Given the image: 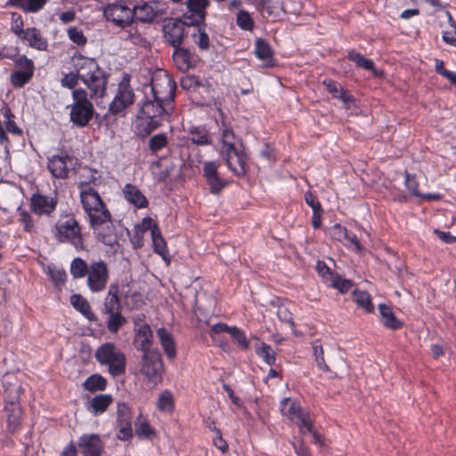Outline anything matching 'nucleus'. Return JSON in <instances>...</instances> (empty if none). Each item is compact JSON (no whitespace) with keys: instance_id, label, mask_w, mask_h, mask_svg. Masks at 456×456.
<instances>
[{"instance_id":"1","label":"nucleus","mask_w":456,"mask_h":456,"mask_svg":"<svg viewBox=\"0 0 456 456\" xmlns=\"http://www.w3.org/2000/svg\"><path fill=\"white\" fill-rule=\"evenodd\" d=\"M76 69L77 74L69 73L61 78L62 86L71 89L76 86L79 78L90 89L91 98H102L105 95L107 77L94 59L79 57L77 60Z\"/></svg>"},{"instance_id":"2","label":"nucleus","mask_w":456,"mask_h":456,"mask_svg":"<svg viewBox=\"0 0 456 456\" xmlns=\"http://www.w3.org/2000/svg\"><path fill=\"white\" fill-rule=\"evenodd\" d=\"M173 105L147 97L142 103L135 122V133L141 137H146L157 129L164 118L169 115Z\"/></svg>"},{"instance_id":"3","label":"nucleus","mask_w":456,"mask_h":456,"mask_svg":"<svg viewBox=\"0 0 456 456\" xmlns=\"http://www.w3.org/2000/svg\"><path fill=\"white\" fill-rule=\"evenodd\" d=\"M4 395L6 402L8 429L14 432L21 422V409L19 404L23 388L18 379L12 374H5L3 379Z\"/></svg>"},{"instance_id":"4","label":"nucleus","mask_w":456,"mask_h":456,"mask_svg":"<svg viewBox=\"0 0 456 456\" xmlns=\"http://www.w3.org/2000/svg\"><path fill=\"white\" fill-rule=\"evenodd\" d=\"M53 234L60 243H69L77 250L85 248L81 226L71 214L60 216L53 228Z\"/></svg>"},{"instance_id":"5","label":"nucleus","mask_w":456,"mask_h":456,"mask_svg":"<svg viewBox=\"0 0 456 456\" xmlns=\"http://www.w3.org/2000/svg\"><path fill=\"white\" fill-rule=\"evenodd\" d=\"M95 358L101 365L108 368L112 377L120 376L126 371V355L111 342L100 346L95 351Z\"/></svg>"},{"instance_id":"6","label":"nucleus","mask_w":456,"mask_h":456,"mask_svg":"<svg viewBox=\"0 0 456 456\" xmlns=\"http://www.w3.org/2000/svg\"><path fill=\"white\" fill-rule=\"evenodd\" d=\"M67 108L70 110L69 120L78 127L86 126L94 113V105L88 99V94L82 88L72 91V103Z\"/></svg>"},{"instance_id":"7","label":"nucleus","mask_w":456,"mask_h":456,"mask_svg":"<svg viewBox=\"0 0 456 456\" xmlns=\"http://www.w3.org/2000/svg\"><path fill=\"white\" fill-rule=\"evenodd\" d=\"M176 85L170 75L163 69L156 70L151 80V98L173 105Z\"/></svg>"},{"instance_id":"8","label":"nucleus","mask_w":456,"mask_h":456,"mask_svg":"<svg viewBox=\"0 0 456 456\" xmlns=\"http://www.w3.org/2000/svg\"><path fill=\"white\" fill-rule=\"evenodd\" d=\"M83 208L87 214L90 223L110 214L103 203L98 191L89 185H85L80 191Z\"/></svg>"},{"instance_id":"9","label":"nucleus","mask_w":456,"mask_h":456,"mask_svg":"<svg viewBox=\"0 0 456 456\" xmlns=\"http://www.w3.org/2000/svg\"><path fill=\"white\" fill-rule=\"evenodd\" d=\"M140 371L149 382L154 385L161 382L164 363L158 350L142 354L140 362Z\"/></svg>"},{"instance_id":"10","label":"nucleus","mask_w":456,"mask_h":456,"mask_svg":"<svg viewBox=\"0 0 456 456\" xmlns=\"http://www.w3.org/2000/svg\"><path fill=\"white\" fill-rule=\"evenodd\" d=\"M86 283L92 292L102 291L109 280V269L102 260L94 261L89 265Z\"/></svg>"},{"instance_id":"11","label":"nucleus","mask_w":456,"mask_h":456,"mask_svg":"<svg viewBox=\"0 0 456 456\" xmlns=\"http://www.w3.org/2000/svg\"><path fill=\"white\" fill-rule=\"evenodd\" d=\"M134 338L133 344L137 350L143 354L152 352L153 334L149 324L143 321V316L137 315L134 317Z\"/></svg>"},{"instance_id":"12","label":"nucleus","mask_w":456,"mask_h":456,"mask_svg":"<svg viewBox=\"0 0 456 456\" xmlns=\"http://www.w3.org/2000/svg\"><path fill=\"white\" fill-rule=\"evenodd\" d=\"M94 233L105 245L113 247L118 243V237L111 220V215L90 223Z\"/></svg>"},{"instance_id":"13","label":"nucleus","mask_w":456,"mask_h":456,"mask_svg":"<svg viewBox=\"0 0 456 456\" xmlns=\"http://www.w3.org/2000/svg\"><path fill=\"white\" fill-rule=\"evenodd\" d=\"M134 101V94L129 85V78L124 77L118 86L117 94L110 102L109 110L112 114H118L131 105Z\"/></svg>"},{"instance_id":"14","label":"nucleus","mask_w":456,"mask_h":456,"mask_svg":"<svg viewBox=\"0 0 456 456\" xmlns=\"http://www.w3.org/2000/svg\"><path fill=\"white\" fill-rule=\"evenodd\" d=\"M186 11L183 19L187 26H205L206 9L209 5L208 0H186Z\"/></svg>"},{"instance_id":"15","label":"nucleus","mask_w":456,"mask_h":456,"mask_svg":"<svg viewBox=\"0 0 456 456\" xmlns=\"http://www.w3.org/2000/svg\"><path fill=\"white\" fill-rule=\"evenodd\" d=\"M316 270L327 286L338 289L342 294L346 293L353 286L350 280L344 279L338 273L332 272L323 261L317 262Z\"/></svg>"},{"instance_id":"16","label":"nucleus","mask_w":456,"mask_h":456,"mask_svg":"<svg viewBox=\"0 0 456 456\" xmlns=\"http://www.w3.org/2000/svg\"><path fill=\"white\" fill-rule=\"evenodd\" d=\"M103 13L108 20L122 28L129 25L133 20L132 10L118 2L108 4Z\"/></svg>"},{"instance_id":"17","label":"nucleus","mask_w":456,"mask_h":456,"mask_svg":"<svg viewBox=\"0 0 456 456\" xmlns=\"http://www.w3.org/2000/svg\"><path fill=\"white\" fill-rule=\"evenodd\" d=\"M118 438L122 441H127L133 436L132 429V411L126 403H118Z\"/></svg>"},{"instance_id":"18","label":"nucleus","mask_w":456,"mask_h":456,"mask_svg":"<svg viewBox=\"0 0 456 456\" xmlns=\"http://www.w3.org/2000/svg\"><path fill=\"white\" fill-rule=\"evenodd\" d=\"M184 20L178 19H169L165 21L163 33L165 39L173 47H178L182 45L184 37Z\"/></svg>"},{"instance_id":"19","label":"nucleus","mask_w":456,"mask_h":456,"mask_svg":"<svg viewBox=\"0 0 456 456\" xmlns=\"http://www.w3.org/2000/svg\"><path fill=\"white\" fill-rule=\"evenodd\" d=\"M73 164V159L68 155H54L48 160V169L53 176L56 178L68 177L69 167Z\"/></svg>"},{"instance_id":"20","label":"nucleus","mask_w":456,"mask_h":456,"mask_svg":"<svg viewBox=\"0 0 456 456\" xmlns=\"http://www.w3.org/2000/svg\"><path fill=\"white\" fill-rule=\"evenodd\" d=\"M78 446L84 456H101L103 443L98 435H83L78 440Z\"/></svg>"},{"instance_id":"21","label":"nucleus","mask_w":456,"mask_h":456,"mask_svg":"<svg viewBox=\"0 0 456 456\" xmlns=\"http://www.w3.org/2000/svg\"><path fill=\"white\" fill-rule=\"evenodd\" d=\"M30 206L32 211L38 216L50 215L56 208L57 199L39 193L34 194L30 199Z\"/></svg>"},{"instance_id":"22","label":"nucleus","mask_w":456,"mask_h":456,"mask_svg":"<svg viewBox=\"0 0 456 456\" xmlns=\"http://www.w3.org/2000/svg\"><path fill=\"white\" fill-rule=\"evenodd\" d=\"M262 16L275 20L284 13L282 4L278 1L273 0H251Z\"/></svg>"},{"instance_id":"23","label":"nucleus","mask_w":456,"mask_h":456,"mask_svg":"<svg viewBox=\"0 0 456 456\" xmlns=\"http://www.w3.org/2000/svg\"><path fill=\"white\" fill-rule=\"evenodd\" d=\"M225 159L228 167L236 175H243L246 173L247 158L245 154L234 149L227 152L222 153Z\"/></svg>"},{"instance_id":"24","label":"nucleus","mask_w":456,"mask_h":456,"mask_svg":"<svg viewBox=\"0 0 456 456\" xmlns=\"http://www.w3.org/2000/svg\"><path fill=\"white\" fill-rule=\"evenodd\" d=\"M20 38L38 51H45L48 47L47 40L42 36L40 30L34 27L26 28Z\"/></svg>"},{"instance_id":"25","label":"nucleus","mask_w":456,"mask_h":456,"mask_svg":"<svg viewBox=\"0 0 456 456\" xmlns=\"http://www.w3.org/2000/svg\"><path fill=\"white\" fill-rule=\"evenodd\" d=\"M255 53L256 57L263 61V66L271 68L275 66L273 52L270 45L262 38H257L255 43Z\"/></svg>"},{"instance_id":"26","label":"nucleus","mask_w":456,"mask_h":456,"mask_svg":"<svg viewBox=\"0 0 456 456\" xmlns=\"http://www.w3.org/2000/svg\"><path fill=\"white\" fill-rule=\"evenodd\" d=\"M123 194L125 199L137 208H146L148 206V200L146 197L142 193L137 186L126 183L123 188Z\"/></svg>"},{"instance_id":"27","label":"nucleus","mask_w":456,"mask_h":456,"mask_svg":"<svg viewBox=\"0 0 456 456\" xmlns=\"http://www.w3.org/2000/svg\"><path fill=\"white\" fill-rule=\"evenodd\" d=\"M132 12L133 19L135 18L142 22H151L159 15V12L155 10L152 4L148 3H142L134 6Z\"/></svg>"},{"instance_id":"28","label":"nucleus","mask_w":456,"mask_h":456,"mask_svg":"<svg viewBox=\"0 0 456 456\" xmlns=\"http://www.w3.org/2000/svg\"><path fill=\"white\" fill-rule=\"evenodd\" d=\"M113 398L110 395L101 394L93 397L88 405V411L94 416L103 413L112 403Z\"/></svg>"},{"instance_id":"29","label":"nucleus","mask_w":456,"mask_h":456,"mask_svg":"<svg viewBox=\"0 0 456 456\" xmlns=\"http://www.w3.org/2000/svg\"><path fill=\"white\" fill-rule=\"evenodd\" d=\"M118 286L111 284L109 287L108 294L105 298L103 311L105 314H113L120 312V301L118 297Z\"/></svg>"},{"instance_id":"30","label":"nucleus","mask_w":456,"mask_h":456,"mask_svg":"<svg viewBox=\"0 0 456 456\" xmlns=\"http://www.w3.org/2000/svg\"><path fill=\"white\" fill-rule=\"evenodd\" d=\"M280 411L282 415L288 417L291 421L297 419V417L305 411L300 404L291 398H284L281 402Z\"/></svg>"},{"instance_id":"31","label":"nucleus","mask_w":456,"mask_h":456,"mask_svg":"<svg viewBox=\"0 0 456 456\" xmlns=\"http://www.w3.org/2000/svg\"><path fill=\"white\" fill-rule=\"evenodd\" d=\"M160 345L169 359H174L176 355V349L171 334L165 329L160 328L157 331Z\"/></svg>"},{"instance_id":"32","label":"nucleus","mask_w":456,"mask_h":456,"mask_svg":"<svg viewBox=\"0 0 456 456\" xmlns=\"http://www.w3.org/2000/svg\"><path fill=\"white\" fill-rule=\"evenodd\" d=\"M382 323L390 330H398L403 323L395 316L390 306L380 304L379 305Z\"/></svg>"},{"instance_id":"33","label":"nucleus","mask_w":456,"mask_h":456,"mask_svg":"<svg viewBox=\"0 0 456 456\" xmlns=\"http://www.w3.org/2000/svg\"><path fill=\"white\" fill-rule=\"evenodd\" d=\"M347 57L351 61L354 62L358 68L370 70L376 77L381 76V72L375 69L374 62L371 60L365 58L360 53H357L354 50L350 51Z\"/></svg>"},{"instance_id":"34","label":"nucleus","mask_w":456,"mask_h":456,"mask_svg":"<svg viewBox=\"0 0 456 456\" xmlns=\"http://www.w3.org/2000/svg\"><path fill=\"white\" fill-rule=\"evenodd\" d=\"M154 251L159 255L167 263H169L168 250L166 241L162 237L159 227H154L151 235Z\"/></svg>"},{"instance_id":"35","label":"nucleus","mask_w":456,"mask_h":456,"mask_svg":"<svg viewBox=\"0 0 456 456\" xmlns=\"http://www.w3.org/2000/svg\"><path fill=\"white\" fill-rule=\"evenodd\" d=\"M323 85L326 89L332 94L333 97L341 100L344 104L349 108L350 103L353 102L352 97L343 91L339 84L335 83L332 80H324Z\"/></svg>"},{"instance_id":"36","label":"nucleus","mask_w":456,"mask_h":456,"mask_svg":"<svg viewBox=\"0 0 456 456\" xmlns=\"http://www.w3.org/2000/svg\"><path fill=\"white\" fill-rule=\"evenodd\" d=\"M134 430L140 438H151L156 435L154 428L150 425L149 420L142 414L138 416L134 423Z\"/></svg>"},{"instance_id":"37","label":"nucleus","mask_w":456,"mask_h":456,"mask_svg":"<svg viewBox=\"0 0 456 456\" xmlns=\"http://www.w3.org/2000/svg\"><path fill=\"white\" fill-rule=\"evenodd\" d=\"M174 48L173 59L175 65L181 70H188L191 68V53L187 49L181 48L180 46Z\"/></svg>"},{"instance_id":"38","label":"nucleus","mask_w":456,"mask_h":456,"mask_svg":"<svg viewBox=\"0 0 456 456\" xmlns=\"http://www.w3.org/2000/svg\"><path fill=\"white\" fill-rule=\"evenodd\" d=\"M70 303L77 311H79L88 320L92 321L95 319V315L91 311L89 303L81 295L76 294L71 296Z\"/></svg>"},{"instance_id":"39","label":"nucleus","mask_w":456,"mask_h":456,"mask_svg":"<svg viewBox=\"0 0 456 456\" xmlns=\"http://www.w3.org/2000/svg\"><path fill=\"white\" fill-rule=\"evenodd\" d=\"M45 3L46 0H9L8 4L15 5L27 12H37Z\"/></svg>"},{"instance_id":"40","label":"nucleus","mask_w":456,"mask_h":456,"mask_svg":"<svg viewBox=\"0 0 456 456\" xmlns=\"http://www.w3.org/2000/svg\"><path fill=\"white\" fill-rule=\"evenodd\" d=\"M405 185L407 189L411 191L414 196L419 197L424 200H439V194H422L418 190V183L416 181L415 175H411L409 173H405Z\"/></svg>"},{"instance_id":"41","label":"nucleus","mask_w":456,"mask_h":456,"mask_svg":"<svg viewBox=\"0 0 456 456\" xmlns=\"http://www.w3.org/2000/svg\"><path fill=\"white\" fill-rule=\"evenodd\" d=\"M256 352L268 365H273L275 363V352L265 342L259 341L256 343Z\"/></svg>"},{"instance_id":"42","label":"nucleus","mask_w":456,"mask_h":456,"mask_svg":"<svg viewBox=\"0 0 456 456\" xmlns=\"http://www.w3.org/2000/svg\"><path fill=\"white\" fill-rule=\"evenodd\" d=\"M106 385L107 382L103 377L99 374H94L85 380L83 387L87 391L95 392L104 390Z\"/></svg>"},{"instance_id":"43","label":"nucleus","mask_w":456,"mask_h":456,"mask_svg":"<svg viewBox=\"0 0 456 456\" xmlns=\"http://www.w3.org/2000/svg\"><path fill=\"white\" fill-rule=\"evenodd\" d=\"M194 27V32L191 34L194 44L197 45L201 51L208 50L210 46L208 35L206 33L201 25Z\"/></svg>"},{"instance_id":"44","label":"nucleus","mask_w":456,"mask_h":456,"mask_svg":"<svg viewBox=\"0 0 456 456\" xmlns=\"http://www.w3.org/2000/svg\"><path fill=\"white\" fill-rule=\"evenodd\" d=\"M89 271V265L85 260L79 257H76L70 264V273L75 279L83 278L87 275Z\"/></svg>"},{"instance_id":"45","label":"nucleus","mask_w":456,"mask_h":456,"mask_svg":"<svg viewBox=\"0 0 456 456\" xmlns=\"http://www.w3.org/2000/svg\"><path fill=\"white\" fill-rule=\"evenodd\" d=\"M157 408L160 411L171 412L174 409V398L169 390L163 391L157 401Z\"/></svg>"},{"instance_id":"46","label":"nucleus","mask_w":456,"mask_h":456,"mask_svg":"<svg viewBox=\"0 0 456 456\" xmlns=\"http://www.w3.org/2000/svg\"><path fill=\"white\" fill-rule=\"evenodd\" d=\"M354 299L357 305L362 307L366 312L371 313L374 310V305L371 303V297L366 291L354 290Z\"/></svg>"},{"instance_id":"47","label":"nucleus","mask_w":456,"mask_h":456,"mask_svg":"<svg viewBox=\"0 0 456 456\" xmlns=\"http://www.w3.org/2000/svg\"><path fill=\"white\" fill-rule=\"evenodd\" d=\"M16 71L19 72H28L34 74L35 65L32 60L28 59L26 55H17L13 59Z\"/></svg>"},{"instance_id":"48","label":"nucleus","mask_w":456,"mask_h":456,"mask_svg":"<svg viewBox=\"0 0 456 456\" xmlns=\"http://www.w3.org/2000/svg\"><path fill=\"white\" fill-rule=\"evenodd\" d=\"M107 328L111 333H117L119 329L126 322V318L120 312L108 314Z\"/></svg>"},{"instance_id":"49","label":"nucleus","mask_w":456,"mask_h":456,"mask_svg":"<svg viewBox=\"0 0 456 456\" xmlns=\"http://www.w3.org/2000/svg\"><path fill=\"white\" fill-rule=\"evenodd\" d=\"M190 133L191 140L193 143L199 145H208L211 143L208 132L204 128L192 127Z\"/></svg>"},{"instance_id":"50","label":"nucleus","mask_w":456,"mask_h":456,"mask_svg":"<svg viewBox=\"0 0 456 456\" xmlns=\"http://www.w3.org/2000/svg\"><path fill=\"white\" fill-rule=\"evenodd\" d=\"M235 141H236V138H235L233 132L232 130H230L229 128L225 127L222 133L223 145H222L221 152L224 153L229 151L237 149V147L235 145Z\"/></svg>"},{"instance_id":"51","label":"nucleus","mask_w":456,"mask_h":456,"mask_svg":"<svg viewBox=\"0 0 456 456\" xmlns=\"http://www.w3.org/2000/svg\"><path fill=\"white\" fill-rule=\"evenodd\" d=\"M293 422L298 426L301 434L305 435L307 432H313V421L306 411H304L302 414L297 416V419H294Z\"/></svg>"},{"instance_id":"52","label":"nucleus","mask_w":456,"mask_h":456,"mask_svg":"<svg viewBox=\"0 0 456 456\" xmlns=\"http://www.w3.org/2000/svg\"><path fill=\"white\" fill-rule=\"evenodd\" d=\"M34 74H29L28 72L13 71L11 74L10 79L14 87L21 88L31 80Z\"/></svg>"},{"instance_id":"53","label":"nucleus","mask_w":456,"mask_h":456,"mask_svg":"<svg viewBox=\"0 0 456 456\" xmlns=\"http://www.w3.org/2000/svg\"><path fill=\"white\" fill-rule=\"evenodd\" d=\"M236 23L241 29L251 31L254 28V21L247 11L240 10L237 13Z\"/></svg>"},{"instance_id":"54","label":"nucleus","mask_w":456,"mask_h":456,"mask_svg":"<svg viewBox=\"0 0 456 456\" xmlns=\"http://www.w3.org/2000/svg\"><path fill=\"white\" fill-rule=\"evenodd\" d=\"M48 275L50 276L55 287L62 286L65 283L67 278V273L64 270L58 269L53 266L48 267Z\"/></svg>"},{"instance_id":"55","label":"nucleus","mask_w":456,"mask_h":456,"mask_svg":"<svg viewBox=\"0 0 456 456\" xmlns=\"http://www.w3.org/2000/svg\"><path fill=\"white\" fill-rule=\"evenodd\" d=\"M312 347H313L314 355L315 357V361H316L319 368L324 371L330 370L329 365L326 364V362L324 361L323 348H322V345L318 341H315L313 344Z\"/></svg>"},{"instance_id":"56","label":"nucleus","mask_w":456,"mask_h":456,"mask_svg":"<svg viewBox=\"0 0 456 456\" xmlns=\"http://www.w3.org/2000/svg\"><path fill=\"white\" fill-rule=\"evenodd\" d=\"M167 144V139L165 134H158L149 140V149L152 152H158Z\"/></svg>"},{"instance_id":"57","label":"nucleus","mask_w":456,"mask_h":456,"mask_svg":"<svg viewBox=\"0 0 456 456\" xmlns=\"http://www.w3.org/2000/svg\"><path fill=\"white\" fill-rule=\"evenodd\" d=\"M68 37L74 44L82 46L87 42L86 37L83 31L77 27H70L67 30Z\"/></svg>"},{"instance_id":"58","label":"nucleus","mask_w":456,"mask_h":456,"mask_svg":"<svg viewBox=\"0 0 456 456\" xmlns=\"http://www.w3.org/2000/svg\"><path fill=\"white\" fill-rule=\"evenodd\" d=\"M2 113L4 117L5 124L7 130L14 134H21L22 131L21 129L15 124V122L12 119L13 117L11 110L6 106L2 109Z\"/></svg>"},{"instance_id":"59","label":"nucleus","mask_w":456,"mask_h":456,"mask_svg":"<svg viewBox=\"0 0 456 456\" xmlns=\"http://www.w3.org/2000/svg\"><path fill=\"white\" fill-rule=\"evenodd\" d=\"M230 335L242 349L248 348L249 342L242 330L233 326L232 329L231 330Z\"/></svg>"},{"instance_id":"60","label":"nucleus","mask_w":456,"mask_h":456,"mask_svg":"<svg viewBox=\"0 0 456 456\" xmlns=\"http://www.w3.org/2000/svg\"><path fill=\"white\" fill-rule=\"evenodd\" d=\"M23 27H24V22H23L21 16L15 12L12 13L11 30L19 38L25 33V29Z\"/></svg>"},{"instance_id":"61","label":"nucleus","mask_w":456,"mask_h":456,"mask_svg":"<svg viewBox=\"0 0 456 456\" xmlns=\"http://www.w3.org/2000/svg\"><path fill=\"white\" fill-rule=\"evenodd\" d=\"M348 231L346 228L343 227L340 224L333 225L330 230V234L332 239L337 240L344 243L346 238L347 237Z\"/></svg>"},{"instance_id":"62","label":"nucleus","mask_w":456,"mask_h":456,"mask_svg":"<svg viewBox=\"0 0 456 456\" xmlns=\"http://www.w3.org/2000/svg\"><path fill=\"white\" fill-rule=\"evenodd\" d=\"M19 221L23 224V229L26 232H31L34 231V224L31 216L25 210L19 209Z\"/></svg>"},{"instance_id":"63","label":"nucleus","mask_w":456,"mask_h":456,"mask_svg":"<svg viewBox=\"0 0 456 456\" xmlns=\"http://www.w3.org/2000/svg\"><path fill=\"white\" fill-rule=\"evenodd\" d=\"M206 180L210 187V191L215 194L219 193L225 186V183L218 176V175L208 177Z\"/></svg>"},{"instance_id":"64","label":"nucleus","mask_w":456,"mask_h":456,"mask_svg":"<svg viewBox=\"0 0 456 456\" xmlns=\"http://www.w3.org/2000/svg\"><path fill=\"white\" fill-rule=\"evenodd\" d=\"M180 85L183 89L192 90L201 86V82L197 77L188 75L182 77Z\"/></svg>"}]
</instances>
